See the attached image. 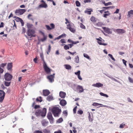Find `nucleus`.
Listing matches in <instances>:
<instances>
[{"instance_id": "obj_46", "label": "nucleus", "mask_w": 133, "mask_h": 133, "mask_svg": "<svg viewBox=\"0 0 133 133\" xmlns=\"http://www.w3.org/2000/svg\"><path fill=\"white\" fill-rule=\"evenodd\" d=\"M83 111L80 109H79L77 111L78 114H80L81 115L83 114Z\"/></svg>"}, {"instance_id": "obj_13", "label": "nucleus", "mask_w": 133, "mask_h": 133, "mask_svg": "<svg viewBox=\"0 0 133 133\" xmlns=\"http://www.w3.org/2000/svg\"><path fill=\"white\" fill-rule=\"evenodd\" d=\"M41 2L43 3L39 5L38 6V7L40 8H46L47 6V4L43 0H42Z\"/></svg>"}, {"instance_id": "obj_47", "label": "nucleus", "mask_w": 133, "mask_h": 133, "mask_svg": "<svg viewBox=\"0 0 133 133\" xmlns=\"http://www.w3.org/2000/svg\"><path fill=\"white\" fill-rule=\"evenodd\" d=\"M80 26L81 28L83 29H85V26L83 25L82 23H81L80 24Z\"/></svg>"}, {"instance_id": "obj_6", "label": "nucleus", "mask_w": 133, "mask_h": 133, "mask_svg": "<svg viewBox=\"0 0 133 133\" xmlns=\"http://www.w3.org/2000/svg\"><path fill=\"white\" fill-rule=\"evenodd\" d=\"M99 38L96 39V40L98 41L97 42L100 45H102L104 46H106L107 45V43H103L104 41V40L102 39L100 37Z\"/></svg>"}, {"instance_id": "obj_22", "label": "nucleus", "mask_w": 133, "mask_h": 133, "mask_svg": "<svg viewBox=\"0 0 133 133\" xmlns=\"http://www.w3.org/2000/svg\"><path fill=\"white\" fill-rule=\"evenodd\" d=\"M87 10H91L90 11L85 10L84 11V12L85 13H87L89 15L91 14V12H92L93 11L92 10V9H87Z\"/></svg>"}, {"instance_id": "obj_39", "label": "nucleus", "mask_w": 133, "mask_h": 133, "mask_svg": "<svg viewBox=\"0 0 133 133\" xmlns=\"http://www.w3.org/2000/svg\"><path fill=\"white\" fill-rule=\"evenodd\" d=\"M10 82H8L5 81L4 82V84L6 86L8 87L10 85Z\"/></svg>"}, {"instance_id": "obj_59", "label": "nucleus", "mask_w": 133, "mask_h": 133, "mask_svg": "<svg viewBox=\"0 0 133 133\" xmlns=\"http://www.w3.org/2000/svg\"><path fill=\"white\" fill-rule=\"evenodd\" d=\"M25 28L23 27L22 28V34L24 33L25 32Z\"/></svg>"}, {"instance_id": "obj_48", "label": "nucleus", "mask_w": 133, "mask_h": 133, "mask_svg": "<svg viewBox=\"0 0 133 133\" xmlns=\"http://www.w3.org/2000/svg\"><path fill=\"white\" fill-rule=\"evenodd\" d=\"M83 55L84 57L87 58L88 59H89L90 57L87 54H84Z\"/></svg>"}, {"instance_id": "obj_15", "label": "nucleus", "mask_w": 133, "mask_h": 133, "mask_svg": "<svg viewBox=\"0 0 133 133\" xmlns=\"http://www.w3.org/2000/svg\"><path fill=\"white\" fill-rule=\"evenodd\" d=\"M93 86L97 88L102 87L103 86V84L100 83H96V84H94L92 85Z\"/></svg>"}, {"instance_id": "obj_25", "label": "nucleus", "mask_w": 133, "mask_h": 133, "mask_svg": "<svg viewBox=\"0 0 133 133\" xmlns=\"http://www.w3.org/2000/svg\"><path fill=\"white\" fill-rule=\"evenodd\" d=\"M40 57L42 59V60L43 61V63H45V62L44 60V56L43 54L42 53H40Z\"/></svg>"}, {"instance_id": "obj_45", "label": "nucleus", "mask_w": 133, "mask_h": 133, "mask_svg": "<svg viewBox=\"0 0 133 133\" xmlns=\"http://www.w3.org/2000/svg\"><path fill=\"white\" fill-rule=\"evenodd\" d=\"M102 105V104H99L98 103H94L92 104V105L94 106H98V105Z\"/></svg>"}, {"instance_id": "obj_3", "label": "nucleus", "mask_w": 133, "mask_h": 133, "mask_svg": "<svg viewBox=\"0 0 133 133\" xmlns=\"http://www.w3.org/2000/svg\"><path fill=\"white\" fill-rule=\"evenodd\" d=\"M26 11V10L24 9H19L16 10L15 13L18 16L23 15Z\"/></svg>"}, {"instance_id": "obj_11", "label": "nucleus", "mask_w": 133, "mask_h": 133, "mask_svg": "<svg viewBox=\"0 0 133 133\" xmlns=\"http://www.w3.org/2000/svg\"><path fill=\"white\" fill-rule=\"evenodd\" d=\"M47 117L49 119L50 122L52 123L53 122L54 118L52 116V114L51 112H49L47 115Z\"/></svg>"}, {"instance_id": "obj_21", "label": "nucleus", "mask_w": 133, "mask_h": 133, "mask_svg": "<svg viewBox=\"0 0 133 133\" xmlns=\"http://www.w3.org/2000/svg\"><path fill=\"white\" fill-rule=\"evenodd\" d=\"M12 67V63H8L7 65V69L8 70H11Z\"/></svg>"}, {"instance_id": "obj_35", "label": "nucleus", "mask_w": 133, "mask_h": 133, "mask_svg": "<svg viewBox=\"0 0 133 133\" xmlns=\"http://www.w3.org/2000/svg\"><path fill=\"white\" fill-rule=\"evenodd\" d=\"M99 94L101 96L105 97H108V95L106 94H104L102 92H100Z\"/></svg>"}, {"instance_id": "obj_9", "label": "nucleus", "mask_w": 133, "mask_h": 133, "mask_svg": "<svg viewBox=\"0 0 133 133\" xmlns=\"http://www.w3.org/2000/svg\"><path fill=\"white\" fill-rule=\"evenodd\" d=\"M5 95V92L3 90H0V102H2L3 100Z\"/></svg>"}, {"instance_id": "obj_57", "label": "nucleus", "mask_w": 133, "mask_h": 133, "mask_svg": "<svg viewBox=\"0 0 133 133\" xmlns=\"http://www.w3.org/2000/svg\"><path fill=\"white\" fill-rule=\"evenodd\" d=\"M65 40L64 39H62L60 40V42H61V43L62 44H63L66 42L65 41Z\"/></svg>"}, {"instance_id": "obj_2", "label": "nucleus", "mask_w": 133, "mask_h": 133, "mask_svg": "<svg viewBox=\"0 0 133 133\" xmlns=\"http://www.w3.org/2000/svg\"><path fill=\"white\" fill-rule=\"evenodd\" d=\"M46 112V109L45 108H44L43 111L42 110L38 109L35 112V114L37 116H38L41 115L42 116H45Z\"/></svg>"}, {"instance_id": "obj_1", "label": "nucleus", "mask_w": 133, "mask_h": 133, "mask_svg": "<svg viewBox=\"0 0 133 133\" xmlns=\"http://www.w3.org/2000/svg\"><path fill=\"white\" fill-rule=\"evenodd\" d=\"M52 112L55 117H58L61 112V110L58 107H55L52 108Z\"/></svg>"}, {"instance_id": "obj_31", "label": "nucleus", "mask_w": 133, "mask_h": 133, "mask_svg": "<svg viewBox=\"0 0 133 133\" xmlns=\"http://www.w3.org/2000/svg\"><path fill=\"white\" fill-rule=\"evenodd\" d=\"M36 101L37 102H41L42 101V97L40 96L38 97L36 99Z\"/></svg>"}, {"instance_id": "obj_12", "label": "nucleus", "mask_w": 133, "mask_h": 133, "mask_svg": "<svg viewBox=\"0 0 133 133\" xmlns=\"http://www.w3.org/2000/svg\"><path fill=\"white\" fill-rule=\"evenodd\" d=\"M76 90L77 91H78L80 93L83 92L84 91V89L83 87L79 85H78L76 87Z\"/></svg>"}, {"instance_id": "obj_32", "label": "nucleus", "mask_w": 133, "mask_h": 133, "mask_svg": "<svg viewBox=\"0 0 133 133\" xmlns=\"http://www.w3.org/2000/svg\"><path fill=\"white\" fill-rule=\"evenodd\" d=\"M64 49L65 50H67L69 49L70 47V45L69 44H68V45H66L64 46Z\"/></svg>"}, {"instance_id": "obj_49", "label": "nucleus", "mask_w": 133, "mask_h": 133, "mask_svg": "<svg viewBox=\"0 0 133 133\" xmlns=\"http://www.w3.org/2000/svg\"><path fill=\"white\" fill-rule=\"evenodd\" d=\"M45 27H46L47 29L49 30H50L52 29V28H50L48 25H46Z\"/></svg>"}, {"instance_id": "obj_54", "label": "nucleus", "mask_w": 133, "mask_h": 133, "mask_svg": "<svg viewBox=\"0 0 133 133\" xmlns=\"http://www.w3.org/2000/svg\"><path fill=\"white\" fill-rule=\"evenodd\" d=\"M75 74L76 75L78 76V75H80V71L79 70L77 72H75Z\"/></svg>"}, {"instance_id": "obj_55", "label": "nucleus", "mask_w": 133, "mask_h": 133, "mask_svg": "<svg viewBox=\"0 0 133 133\" xmlns=\"http://www.w3.org/2000/svg\"><path fill=\"white\" fill-rule=\"evenodd\" d=\"M125 125V124H121L119 125V128H123Z\"/></svg>"}, {"instance_id": "obj_64", "label": "nucleus", "mask_w": 133, "mask_h": 133, "mask_svg": "<svg viewBox=\"0 0 133 133\" xmlns=\"http://www.w3.org/2000/svg\"><path fill=\"white\" fill-rule=\"evenodd\" d=\"M127 99L129 102L133 103V102L131 100L130 98H128Z\"/></svg>"}, {"instance_id": "obj_38", "label": "nucleus", "mask_w": 133, "mask_h": 133, "mask_svg": "<svg viewBox=\"0 0 133 133\" xmlns=\"http://www.w3.org/2000/svg\"><path fill=\"white\" fill-rule=\"evenodd\" d=\"M63 121V119L62 118H60L57 120V122L58 123H61Z\"/></svg>"}, {"instance_id": "obj_34", "label": "nucleus", "mask_w": 133, "mask_h": 133, "mask_svg": "<svg viewBox=\"0 0 133 133\" xmlns=\"http://www.w3.org/2000/svg\"><path fill=\"white\" fill-rule=\"evenodd\" d=\"M88 113H89V115L88 116L89 120L90 122H92V121L93 119L91 117L90 113L89 112H88Z\"/></svg>"}, {"instance_id": "obj_33", "label": "nucleus", "mask_w": 133, "mask_h": 133, "mask_svg": "<svg viewBox=\"0 0 133 133\" xmlns=\"http://www.w3.org/2000/svg\"><path fill=\"white\" fill-rule=\"evenodd\" d=\"M51 49V46L50 45L48 46V51L47 52V54L48 55L49 54V53L50 52Z\"/></svg>"}, {"instance_id": "obj_7", "label": "nucleus", "mask_w": 133, "mask_h": 133, "mask_svg": "<svg viewBox=\"0 0 133 133\" xmlns=\"http://www.w3.org/2000/svg\"><path fill=\"white\" fill-rule=\"evenodd\" d=\"M72 26H71L70 24H69L67 25L66 28L67 29H69L71 32L74 33L76 31L75 27H72Z\"/></svg>"}, {"instance_id": "obj_63", "label": "nucleus", "mask_w": 133, "mask_h": 133, "mask_svg": "<svg viewBox=\"0 0 133 133\" xmlns=\"http://www.w3.org/2000/svg\"><path fill=\"white\" fill-rule=\"evenodd\" d=\"M63 114L65 115L66 116L68 115V113L66 111H64L63 112Z\"/></svg>"}, {"instance_id": "obj_58", "label": "nucleus", "mask_w": 133, "mask_h": 133, "mask_svg": "<svg viewBox=\"0 0 133 133\" xmlns=\"http://www.w3.org/2000/svg\"><path fill=\"white\" fill-rule=\"evenodd\" d=\"M40 108V106L39 105H35L34 107L35 109H37L39 108Z\"/></svg>"}, {"instance_id": "obj_14", "label": "nucleus", "mask_w": 133, "mask_h": 133, "mask_svg": "<svg viewBox=\"0 0 133 133\" xmlns=\"http://www.w3.org/2000/svg\"><path fill=\"white\" fill-rule=\"evenodd\" d=\"M102 28L104 30V31L107 33L108 34L112 33V31L110 29L105 27H102Z\"/></svg>"}, {"instance_id": "obj_18", "label": "nucleus", "mask_w": 133, "mask_h": 133, "mask_svg": "<svg viewBox=\"0 0 133 133\" xmlns=\"http://www.w3.org/2000/svg\"><path fill=\"white\" fill-rule=\"evenodd\" d=\"M59 96L62 98H64L65 97L66 93L63 91H60L59 92Z\"/></svg>"}, {"instance_id": "obj_17", "label": "nucleus", "mask_w": 133, "mask_h": 133, "mask_svg": "<svg viewBox=\"0 0 133 133\" xmlns=\"http://www.w3.org/2000/svg\"><path fill=\"white\" fill-rule=\"evenodd\" d=\"M116 30V32L118 34H123L125 32V30L123 29H117Z\"/></svg>"}, {"instance_id": "obj_24", "label": "nucleus", "mask_w": 133, "mask_h": 133, "mask_svg": "<svg viewBox=\"0 0 133 133\" xmlns=\"http://www.w3.org/2000/svg\"><path fill=\"white\" fill-rule=\"evenodd\" d=\"M46 99L48 101H50L53 100V97L52 96L49 95L47 97Z\"/></svg>"}, {"instance_id": "obj_20", "label": "nucleus", "mask_w": 133, "mask_h": 133, "mask_svg": "<svg viewBox=\"0 0 133 133\" xmlns=\"http://www.w3.org/2000/svg\"><path fill=\"white\" fill-rule=\"evenodd\" d=\"M79 43V42L78 41H72L71 44H69L70 48H71L74 46V44H76Z\"/></svg>"}, {"instance_id": "obj_50", "label": "nucleus", "mask_w": 133, "mask_h": 133, "mask_svg": "<svg viewBox=\"0 0 133 133\" xmlns=\"http://www.w3.org/2000/svg\"><path fill=\"white\" fill-rule=\"evenodd\" d=\"M50 26H51V28L52 29H53L55 28V25L53 23H51L50 24Z\"/></svg>"}, {"instance_id": "obj_30", "label": "nucleus", "mask_w": 133, "mask_h": 133, "mask_svg": "<svg viewBox=\"0 0 133 133\" xmlns=\"http://www.w3.org/2000/svg\"><path fill=\"white\" fill-rule=\"evenodd\" d=\"M75 61L76 63H79V59L78 56H77L75 57Z\"/></svg>"}, {"instance_id": "obj_43", "label": "nucleus", "mask_w": 133, "mask_h": 133, "mask_svg": "<svg viewBox=\"0 0 133 133\" xmlns=\"http://www.w3.org/2000/svg\"><path fill=\"white\" fill-rule=\"evenodd\" d=\"M76 6H79L80 5V3L78 1L76 2Z\"/></svg>"}, {"instance_id": "obj_8", "label": "nucleus", "mask_w": 133, "mask_h": 133, "mask_svg": "<svg viewBox=\"0 0 133 133\" xmlns=\"http://www.w3.org/2000/svg\"><path fill=\"white\" fill-rule=\"evenodd\" d=\"M43 67L45 72L47 74H49L51 71V70L48 67L46 63H43Z\"/></svg>"}, {"instance_id": "obj_41", "label": "nucleus", "mask_w": 133, "mask_h": 133, "mask_svg": "<svg viewBox=\"0 0 133 133\" xmlns=\"http://www.w3.org/2000/svg\"><path fill=\"white\" fill-rule=\"evenodd\" d=\"M114 7V6H108L107 7H104L102 8L103 9H108L109 8H110L111 9L113 8Z\"/></svg>"}, {"instance_id": "obj_40", "label": "nucleus", "mask_w": 133, "mask_h": 133, "mask_svg": "<svg viewBox=\"0 0 133 133\" xmlns=\"http://www.w3.org/2000/svg\"><path fill=\"white\" fill-rule=\"evenodd\" d=\"M32 16V15H31V14H29L27 16V18L28 19H30L32 21H33V19L32 18H30V17H31Z\"/></svg>"}, {"instance_id": "obj_16", "label": "nucleus", "mask_w": 133, "mask_h": 133, "mask_svg": "<svg viewBox=\"0 0 133 133\" xmlns=\"http://www.w3.org/2000/svg\"><path fill=\"white\" fill-rule=\"evenodd\" d=\"M43 93L44 96H47L50 93V92L48 90H45L43 91Z\"/></svg>"}, {"instance_id": "obj_36", "label": "nucleus", "mask_w": 133, "mask_h": 133, "mask_svg": "<svg viewBox=\"0 0 133 133\" xmlns=\"http://www.w3.org/2000/svg\"><path fill=\"white\" fill-rule=\"evenodd\" d=\"M44 38H43L41 39V40L42 42H44L45 41L47 38V36H44Z\"/></svg>"}, {"instance_id": "obj_4", "label": "nucleus", "mask_w": 133, "mask_h": 133, "mask_svg": "<svg viewBox=\"0 0 133 133\" xmlns=\"http://www.w3.org/2000/svg\"><path fill=\"white\" fill-rule=\"evenodd\" d=\"M28 35L30 37H35L36 35L35 34V31L33 29H29L27 31Z\"/></svg>"}, {"instance_id": "obj_23", "label": "nucleus", "mask_w": 133, "mask_h": 133, "mask_svg": "<svg viewBox=\"0 0 133 133\" xmlns=\"http://www.w3.org/2000/svg\"><path fill=\"white\" fill-rule=\"evenodd\" d=\"M96 19L94 16H92L90 18L91 21L93 23L95 22L96 21Z\"/></svg>"}, {"instance_id": "obj_19", "label": "nucleus", "mask_w": 133, "mask_h": 133, "mask_svg": "<svg viewBox=\"0 0 133 133\" xmlns=\"http://www.w3.org/2000/svg\"><path fill=\"white\" fill-rule=\"evenodd\" d=\"M60 104L62 106H64L66 104V101L64 100H62L60 102Z\"/></svg>"}, {"instance_id": "obj_56", "label": "nucleus", "mask_w": 133, "mask_h": 133, "mask_svg": "<svg viewBox=\"0 0 133 133\" xmlns=\"http://www.w3.org/2000/svg\"><path fill=\"white\" fill-rule=\"evenodd\" d=\"M34 133H43L41 131L37 130L34 131Z\"/></svg>"}, {"instance_id": "obj_29", "label": "nucleus", "mask_w": 133, "mask_h": 133, "mask_svg": "<svg viewBox=\"0 0 133 133\" xmlns=\"http://www.w3.org/2000/svg\"><path fill=\"white\" fill-rule=\"evenodd\" d=\"M65 68L68 70H70L71 68V66L69 65L65 64L64 65Z\"/></svg>"}, {"instance_id": "obj_37", "label": "nucleus", "mask_w": 133, "mask_h": 133, "mask_svg": "<svg viewBox=\"0 0 133 133\" xmlns=\"http://www.w3.org/2000/svg\"><path fill=\"white\" fill-rule=\"evenodd\" d=\"M108 55L112 59V60L113 61H115V59L114 58V57H113L112 55L111 54H109Z\"/></svg>"}, {"instance_id": "obj_26", "label": "nucleus", "mask_w": 133, "mask_h": 133, "mask_svg": "<svg viewBox=\"0 0 133 133\" xmlns=\"http://www.w3.org/2000/svg\"><path fill=\"white\" fill-rule=\"evenodd\" d=\"M102 3L104 4L105 6H107L109 5H111L112 4V3L111 2H109L108 3H106L105 1H102Z\"/></svg>"}, {"instance_id": "obj_28", "label": "nucleus", "mask_w": 133, "mask_h": 133, "mask_svg": "<svg viewBox=\"0 0 133 133\" xmlns=\"http://www.w3.org/2000/svg\"><path fill=\"white\" fill-rule=\"evenodd\" d=\"M133 14V10H131L128 12V14L127 16L130 17L131 16V15Z\"/></svg>"}, {"instance_id": "obj_5", "label": "nucleus", "mask_w": 133, "mask_h": 133, "mask_svg": "<svg viewBox=\"0 0 133 133\" xmlns=\"http://www.w3.org/2000/svg\"><path fill=\"white\" fill-rule=\"evenodd\" d=\"M12 77V75L8 73H6L4 75L5 80L6 81H10L11 80Z\"/></svg>"}, {"instance_id": "obj_51", "label": "nucleus", "mask_w": 133, "mask_h": 133, "mask_svg": "<svg viewBox=\"0 0 133 133\" xmlns=\"http://www.w3.org/2000/svg\"><path fill=\"white\" fill-rule=\"evenodd\" d=\"M6 64V63H3L0 65V66L2 68L4 67Z\"/></svg>"}, {"instance_id": "obj_52", "label": "nucleus", "mask_w": 133, "mask_h": 133, "mask_svg": "<svg viewBox=\"0 0 133 133\" xmlns=\"http://www.w3.org/2000/svg\"><path fill=\"white\" fill-rule=\"evenodd\" d=\"M77 108V106L75 107L73 109V111L74 113L75 114L76 113V109Z\"/></svg>"}, {"instance_id": "obj_10", "label": "nucleus", "mask_w": 133, "mask_h": 133, "mask_svg": "<svg viewBox=\"0 0 133 133\" xmlns=\"http://www.w3.org/2000/svg\"><path fill=\"white\" fill-rule=\"evenodd\" d=\"M55 74L50 75L47 76V79H49L50 82L52 83L54 81V78L55 77Z\"/></svg>"}, {"instance_id": "obj_27", "label": "nucleus", "mask_w": 133, "mask_h": 133, "mask_svg": "<svg viewBox=\"0 0 133 133\" xmlns=\"http://www.w3.org/2000/svg\"><path fill=\"white\" fill-rule=\"evenodd\" d=\"M48 122H46L44 120L42 122V125L44 126H46L48 125Z\"/></svg>"}, {"instance_id": "obj_61", "label": "nucleus", "mask_w": 133, "mask_h": 133, "mask_svg": "<svg viewBox=\"0 0 133 133\" xmlns=\"http://www.w3.org/2000/svg\"><path fill=\"white\" fill-rule=\"evenodd\" d=\"M4 26V24L3 23L1 22L0 24V28H3Z\"/></svg>"}, {"instance_id": "obj_62", "label": "nucleus", "mask_w": 133, "mask_h": 133, "mask_svg": "<svg viewBox=\"0 0 133 133\" xmlns=\"http://www.w3.org/2000/svg\"><path fill=\"white\" fill-rule=\"evenodd\" d=\"M68 53H70V54L72 55H74L76 53V52H74L73 53H72V52H70L69 51H68Z\"/></svg>"}, {"instance_id": "obj_53", "label": "nucleus", "mask_w": 133, "mask_h": 133, "mask_svg": "<svg viewBox=\"0 0 133 133\" xmlns=\"http://www.w3.org/2000/svg\"><path fill=\"white\" fill-rule=\"evenodd\" d=\"M32 24H27V26L28 28H32Z\"/></svg>"}, {"instance_id": "obj_60", "label": "nucleus", "mask_w": 133, "mask_h": 133, "mask_svg": "<svg viewBox=\"0 0 133 133\" xmlns=\"http://www.w3.org/2000/svg\"><path fill=\"white\" fill-rule=\"evenodd\" d=\"M110 14H104L103 17L105 18H107V16H108Z\"/></svg>"}, {"instance_id": "obj_44", "label": "nucleus", "mask_w": 133, "mask_h": 133, "mask_svg": "<svg viewBox=\"0 0 133 133\" xmlns=\"http://www.w3.org/2000/svg\"><path fill=\"white\" fill-rule=\"evenodd\" d=\"M102 106L104 107H106L108 108H110L111 109L114 110L115 109L114 108L111 107H110L109 106H108L106 105H103Z\"/></svg>"}, {"instance_id": "obj_42", "label": "nucleus", "mask_w": 133, "mask_h": 133, "mask_svg": "<svg viewBox=\"0 0 133 133\" xmlns=\"http://www.w3.org/2000/svg\"><path fill=\"white\" fill-rule=\"evenodd\" d=\"M128 79L129 82L131 83H133V79L131 78L130 77H129Z\"/></svg>"}]
</instances>
